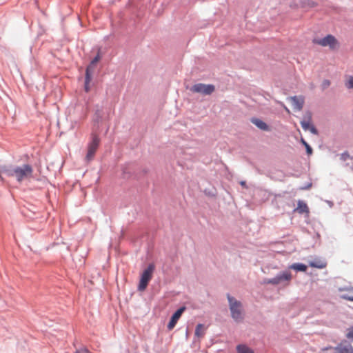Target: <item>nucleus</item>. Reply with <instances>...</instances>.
I'll return each mask as SVG.
<instances>
[{
  "mask_svg": "<svg viewBox=\"0 0 353 353\" xmlns=\"http://www.w3.org/2000/svg\"><path fill=\"white\" fill-rule=\"evenodd\" d=\"M341 299H344V300H347V301H353V296H350L348 294H342L341 296Z\"/></svg>",
  "mask_w": 353,
  "mask_h": 353,
  "instance_id": "33",
  "label": "nucleus"
},
{
  "mask_svg": "<svg viewBox=\"0 0 353 353\" xmlns=\"http://www.w3.org/2000/svg\"><path fill=\"white\" fill-rule=\"evenodd\" d=\"M309 265L311 268H314L317 269H323L326 266V263L321 259H314L309 262Z\"/></svg>",
  "mask_w": 353,
  "mask_h": 353,
  "instance_id": "18",
  "label": "nucleus"
},
{
  "mask_svg": "<svg viewBox=\"0 0 353 353\" xmlns=\"http://www.w3.org/2000/svg\"><path fill=\"white\" fill-rule=\"evenodd\" d=\"M237 353H254L253 350L245 344H239L236 347Z\"/></svg>",
  "mask_w": 353,
  "mask_h": 353,
  "instance_id": "19",
  "label": "nucleus"
},
{
  "mask_svg": "<svg viewBox=\"0 0 353 353\" xmlns=\"http://www.w3.org/2000/svg\"><path fill=\"white\" fill-rule=\"evenodd\" d=\"M312 42L323 47L328 46L331 50H334L339 46V41L331 34H327L323 38L314 39Z\"/></svg>",
  "mask_w": 353,
  "mask_h": 353,
  "instance_id": "5",
  "label": "nucleus"
},
{
  "mask_svg": "<svg viewBox=\"0 0 353 353\" xmlns=\"http://www.w3.org/2000/svg\"><path fill=\"white\" fill-rule=\"evenodd\" d=\"M250 121L259 129L265 132L270 131V125L268 123H266L264 121H263L261 119L252 117Z\"/></svg>",
  "mask_w": 353,
  "mask_h": 353,
  "instance_id": "13",
  "label": "nucleus"
},
{
  "mask_svg": "<svg viewBox=\"0 0 353 353\" xmlns=\"http://www.w3.org/2000/svg\"><path fill=\"white\" fill-rule=\"evenodd\" d=\"M95 153H96V150H94L93 149H90V148H88V152H87V154L85 156V159L88 161H91L94 158Z\"/></svg>",
  "mask_w": 353,
  "mask_h": 353,
  "instance_id": "27",
  "label": "nucleus"
},
{
  "mask_svg": "<svg viewBox=\"0 0 353 353\" xmlns=\"http://www.w3.org/2000/svg\"><path fill=\"white\" fill-rule=\"evenodd\" d=\"M292 105L294 110L300 111L302 110L304 104V99L301 96H292L290 97Z\"/></svg>",
  "mask_w": 353,
  "mask_h": 353,
  "instance_id": "14",
  "label": "nucleus"
},
{
  "mask_svg": "<svg viewBox=\"0 0 353 353\" xmlns=\"http://www.w3.org/2000/svg\"><path fill=\"white\" fill-rule=\"evenodd\" d=\"M317 5L316 2L312 0H303L301 1V6L304 8H314Z\"/></svg>",
  "mask_w": 353,
  "mask_h": 353,
  "instance_id": "24",
  "label": "nucleus"
},
{
  "mask_svg": "<svg viewBox=\"0 0 353 353\" xmlns=\"http://www.w3.org/2000/svg\"><path fill=\"white\" fill-rule=\"evenodd\" d=\"M101 58V56L100 54V52L99 51L97 54L94 56V57L91 60V61L90 62V63L87 65L86 68H90V69H92V70H94V68H95V65H97V63L100 61Z\"/></svg>",
  "mask_w": 353,
  "mask_h": 353,
  "instance_id": "20",
  "label": "nucleus"
},
{
  "mask_svg": "<svg viewBox=\"0 0 353 353\" xmlns=\"http://www.w3.org/2000/svg\"><path fill=\"white\" fill-rule=\"evenodd\" d=\"M155 270V265L153 263H149L140 275L139 279L150 282Z\"/></svg>",
  "mask_w": 353,
  "mask_h": 353,
  "instance_id": "10",
  "label": "nucleus"
},
{
  "mask_svg": "<svg viewBox=\"0 0 353 353\" xmlns=\"http://www.w3.org/2000/svg\"><path fill=\"white\" fill-rule=\"evenodd\" d=\"M330 85V81L328 80V79H325L323 80V81L322 82V84H321V86H322V88L323 90L326 89L327 88H328Z\"/></svg>",
  "mask_w": 353,
  "mask_h": 353,
  "instance_id": "32",
  "label": "nucleus"
},
{
  "mask_svg": "<svg viewBox=\"0 0 353 353\" xmlns=\"http://www.w3.org/2000/svg\"><path fill=\"white\" fill-rule=\"evenodd\" d=\"M74 353H92V352L87 348H82V349L76 350L74 352Z\"/></svg>",
  "mask_w": 353,
  "mask_h": 353,
  "instance_id": "35",
  "label": "nucleus"
},
{
  "mask_svg": "<svg viewBox=\"0 0 353 353\" xmlns=\"http://www.w3.org/2000/svg\"><path fill=\"white\" fill-rule=\"evenodd\" d=\"M33 173V168L30 164L16 165L14 176L17 181L21 183L23 180L31 177Z\"/></svg>",
  "mask_w": 353,
  "mask_h": 353,
  "instance_id": "4",
  "label": "nucleus"
},
{
  "mask_svg": "<svg viewBox=\"0 0 353 353\" xmlns=\"http://www.w3.org/2000/svg\"><path fill=\"white\" fill-rule=\"evenodd\" d=\"M300 124L303 130L310 131V133L314 135L319 134V130L313 124L312 121H301Z\"/></svg>",
  "mask_w": 353,
  "mask_h": 353,
  "instance_id": "12",
  "label": "nucleus"
},
{
  "mask_svg": "<svg viewBox=\"0 0 353 353\" xmlns=\"http://www.w3.org/2000/svg\"><path fill=\"white\" fill-rule=\"evenodd\" d=\"M289 269L293 270L296 272H305L307 270V265H305V263L297 262L291 264L289 266Z\"/></svg>",
  "mask_w": 353,
  "mask_h": 353,
  "instance_id": "16",
  "label": "nucleus"
},
{
  "mask_svg": "<svg viewBox=\"0 0 353 353\" xmlns=\"http://www.w3.org/2000/svg\"><path fill=\"white\" fill-rule=\"evenodd\" d=\"M192 92L199 93L203 95H210L215 90V86L213 84H205L198 83L193 85L190 89Z\"/></svg>",
  "mask_w": 353,
  "mask_h": 353,
  "instance_id": "7",
  "label": "nucleus"
},
{
  "mask_svg": "<svg viewBox=\"0 0 353 353\" xmlns=\"http://www.w3.org/2000/svg\"><path fill=\"white\" fill-rule=\"evenodd\" d=\"M311 186H312V183H308L305 185L301 187L300 189H301V190H308L309 188H311Z\"/></svg>",
  "mask_w": 353,
  "mask_h": 353,
  "instance_id": "37",
  "label": "nucleus"
},
{
  "mask_svg": "<svg viewBox=\"0 0 353 353\" xmlns=\"http://www.w3.org/2000/svg\"><path fill=\"white\" fill-rule=\"evenodd\" d=\"M296 210L301 214L304 213L308 214L310 212L309 208L307 203L303 200H299L297 202V208Z\"/></svg>",
  "mask_w": 353,
  "mask_h": 353,
  "instance_id": "17",
  "label": "nucleus"
},
{
  "mask_svg": "<svg viewBox=\"0 0 353 353\" xmlns=\"http://www.w3.org/2000/svg\"><path fill=\"white\" fill-rule=\"evenodd\" d=\"M107 105V99H104L101 103H97L94 106V113L92 121L94 124L99 125L105 119H109V112L105 111Z\"/></svg>",
  "mask_w": 353,
  "mask_h": 353,
  "instance_id": "3",
  "label": "nucleus"
},
{
  "mask_svg": "<svg viewBox=\"0 0 353 353\" xmlns=\"http://www.w3.org/2000/svg\"><path fill=\"white\" fill-rule=\"evenodd\" d=\"M334 349L335 350L334 353H353L352 345L347 343L346 340H343Z\"/></svg>",
  "mask_w": 353,
  "mask_h": 353,
  "instance_id": "11",
  "label": "nucleus"
},
{
  "mask_svg": "<svg viewBox=\"0 0 353 353\" xmlns=\"http://www.w3.org/2000/svg\"><path fill=\"white\" fill-rule=\"evenodd\" d=\"M100 141L101 139L99 137L97 134L92 133L91 140L88 144V148L97 151L98 147L99 146Z\"/></svg>",
  "mask_w": 353,
  "mask_h": 353,
  "instance_id": "15",
  "label": "nucleus"
},
{
  "mask_svg": "<svg viewBox=\"0 0 353 353\" xmlns=\"http://www.w3.org/2000/svg\"><path fill=\"white\" fill-rule=\"evenodd\" d=\"M351 158L348 152L347 151H345L343 152V153H341V160L343 161H346L347 159H350Z\"/></svg>",
  "mask_w": 353,
  "mask_h": 353,
  "instance_id": "29",
  "label": "nucleus"
},
{
  "mask_svg": "<svg viewBox=\"0 0 353 353\" xmlns=\"http://www.w3.org/2000/svg\"><path fill=\"white\" fill-rule=\"evenodd\" d=\"M239 185L242 187V188H247L248 186H247V183L245 181H241L239 182Z\"/></svg>",
  "mask_w": 353,
  "mask_h": 353,
  "instance_id": "38",
  "label": "nucleus"
},
{
  "mask_svg": "<svg viewBox=\"0 0 353 353\" xmlns=\"http://www.w3.org/2000/svg\"><path fill=\"white\" fill-rule=\"evenodd\" d=\"M94 70L86 68L85 71V83H90L92 80Z\"/></svg>",
  "mask_w": 353,
  "mask_h": 353,
  "instance_id": "23",
  "label": "nucleus"
},
{
  "mask_svg": "<svg viewBox=\"0 0 353 353\" xmlns=\"http://www.w3.org/2000/svg\"><path fill=\"white\" fill-rule=\"evenodd\" d=\"M301 143L305 147L306 154L310 156L313 153V149L311 145L303 138H301Z\"/></svg>",
  "mask_w": 353,
  "mask_h": 353,
  "instance_id": "22",
  "label": "nucleus"
},
{
  "mask_svg": "<svg viewBox=\"0 0 353 353\" xmlns=\"http://www.w3.org/2000/svg\"><path fill=\"white\" fill-rule=\"evenodd\" d=\"M148 283H149V282L139 279V283L137 285V290L141 291V292L144 291L146 289Z\"/></svg>",
  "mask_w": 353,
  "mask_h": 353,
  "instance_id": "26",
  "label": "nucleus"
},
{
  "mask_svg": "<svg viewBox=\"0 0 353 353\" xmlns=\"http://www.w3.org/2000/svg\"><path fill=\"white\" fill-rule=\"evenodd\" d=\"M204 328V325L203 323H198L196 325L194 334L197 337H201L203 335L204 332H203V330Z\"/></svg>",
  "mask_w": 353,
  "mask_h": 353,
  "instance_id": "25",
  "label": "nucleus"
},
{
  "mask_svg": "<svg viewBox=\"0 0 353 353\" xmlns=\"http://www.w3.org/2000/svg\"><path fill=\"white\" fill-rule=\"evenodd\" d=\"M292 279V274L290 272L285 270L279 272L273 278H265L263 281V284H271V285H278L282 282H288Z\"/></svg>",
  "mask_w": 353,
  "mask_h": 353,
  "instance_id": "6",
  "label": "nucleus"
},
{
  "mask_svg": "<svg viewBox=\"0 0 353 353\" xmlns=\"http://www.w3.org/2000/svg\"><path fill=\"white\" fill-rule=\"evenodd\" d=\"M281 105L283 106V108H284V110L288 112V113H290V111L289 110V108L283 103H281Z\"/></svg>",
  "mask_w": 353,
  "mask_h": 353,
  "instance_id": "39",
  "label": "nucleus"
},
{
  "mask_svg": "<svg viewBox=\"0 0 353 353\" xmlns=\"http://www.w3.org/2000/svg\"><path fill=\"white\" fill-rule=\"evenodd\" d=\"M91 90L90 83L84 82V90L85 92H89Z\"/></svg>",
  "mask_w": 353,
  "mask_h": 353,
  "instance_id": "36",
  "label": "nucleus"
},
{
  "mask_svg": "<svg viewBox=\"0 0 353 353\" xmlns=\"http://www.w3.org/2000/svg\"><path fill=\"white\" fill-rule=\"evenodd\" d=\"M312 114L311 111H310V110L305 111L303 114V119L302 121H312Z\"/></svg>",
  "mask_w": 353,
  "mask_h": 353,
  "instance_id": "28",
  "label": "nucleus"
},
{
  "mask_svg": "<svg viewBox=\"0 0 353 353\" xmlns=\"http://www.w3.org/2000/svg\"><path fill=\"white\" fill-rule=\"evenodd\" d=\"M203 193L208 197L215 198L217 195V190L214 187H211L204 189Z\"/></svg>",
  "mask_w": 353,
  "mask_h": 353,
  "instance_id": "21",
  "label": "nucleus"
},
{
  "mask_svg": "<svg viewBox=\"0 0 353 353\" xmlns=\"http://www.w3.org/2000/svg\"><path fill=\"white\" fill-rule=\"evenodd\" d=\"M148 172V169L143 168L141 170H139L138 168L133 163H128L121 165V176L124 179H140Z\"/></svg>",
  "mask_w": 353,
  "mask_h": 353,
  "instance_id": "2",
  "label": "nucleus"
},
{
  "mask_svg": "<svg viewBox=\"0 0 353 353\" xmlns=\"http://www.w3.org/2000/svg\"><path fill=\"white\" fill-rule=\"evenodd\" d=\"M339 291H349L353 293V287L352 286H344L339 288Z\"/></svg>",
  "mask_w": 353,
  "mask_h": 353,
  "instance_id": "31",
  "label": "nucleus"
},
{
  "mask_svg": "<svg viewBox=\"0 0 353 353\" xmlns=\"http://www.w3.org/2000/svg\"><path fill=\"white\" fill-rule=\"evenodd\" d=\"M327 203L329 204V205L330 207H332L333 205V202L332 201H327Z\"/></svg>",
  "mask_w": 353,
  "mask_h": 353,
  "instance_id": "40",
  "label": "nucleus"
},
{
  "mask_svg": "<svg viewBox=\"0 0 353 353\" xmlns=\"http://www.w3.org/2000/svg\"><path fill=\"white\" fill-rule=\"evenodd\" d=\"M346 86L349 89H353V76H350L345 83Z\"/></svg>",
  "mask_w": 353,
  "mask_h": 353,
  "instance_id": "30",
  "label": "nucleus"
},
{
  "mask_svg": "<svg viewBox=\"0 0 353 353\" xmlns=\"http://www.w3.org/2000/svg\"><path fill=\"white\" fill-rule=\"evenodd\" d=\"M15 165L6 164L0 165V180L3 181L4 178L3 174L8 177H14L15 172Z\"/></svg>",
  "mask_w": 353,
  "mask_h": 353,
  "instance_id": "9",
  "label": "nucleus"
},
{
  "mask_svg": "<svg viewBox=\"0 0 353 353\" xmlns=\"http://www.w3.org/2000/svg\"><path fill=\"white\" fill-rule=\"evenodd\" d=\"M186 309L187 307L185 305H182L172 313L167 324V329L169 331L174 329L179 319L181 318L182 314L186 310Z\"/></svg>",
  "mask_w": 353,
  "mask_h": 353,
  "instance_id": "8",
  "label": "nucleus"
},
{
  "mask_svg": "<svg viewBox=\"0 0 353 353\" xmlns=\"http://www.w3.org/2000/svg\"><path fill=\"white\" fill-rule=\"evenodd\" d=\"M227 299L231 318L237 323L243 322L245 318V314L243 313L241 302L236 300L229 293L227 294Z\"/></svg>",
  "mask_w": 353,
  "mask_h": 353,
  "instance_id": "1",
  "label": "nucleus"
},
{
  "mask_svg": "<svg viewBox=\"0 0 353 353\" xmlns=\"http://www.w3.org/2000/svg\"><path fill=\"white\" fill-rule=\"evenodd\" d=\"M346 337L353 341V327L346 334Z\"/></svg>",
  "mask_w": 353,
  "mask_h": 353,
  "instance_id": "34",
  "label": "nucleus"
}]
</instances>
